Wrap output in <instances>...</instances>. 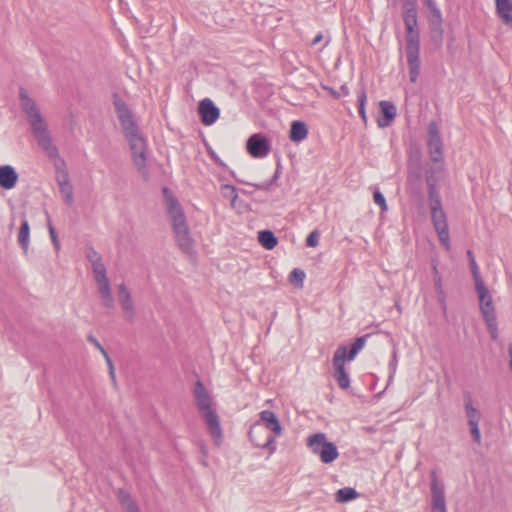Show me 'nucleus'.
I'll list each match as a JSON object with an SVG mask.
<instances>
[{
	"instance_id": "nucleus-1",
	"label": "nucleus",
	"mask_w": 512,
	"mask_h": 512,
	"mask_svg": "<svg viewBox=\"0 0 512 512\" xmlns=\"http://www.w3.org/2000/svg\"><path fill=\"white\" fill-rule=\"evenodd\" d=\"M113 105L120 122L123 135L129 143L132 159L139 171L145 169L147 161V141L142 135L134 115L125 101L113 95Z\"/></svg>"
},
{
	"instance_id": "nucleus-2",
	"label": "nucleus",
	"mask_w": 512,
	"mask_h": 512,
	"mask_svg": "<svg viewBox=\"0 0 512 512\" xmlns=\"http://www.w3.org/2000/svg\"><path fill=\"white\" fill-rule=\"evenodd\" d=\"M19 99L21 108L27 116L33 136L39 147L50 159H56L59 155L58 148L53 144L48 126L40 112L36 102L29 97L27 91L23 88L19 90Z\"/></svg>"
},
{
	"instance_id": "nucleus-3",
	"label": "nucleus",
	"mask_w": 512,
	"mask_h": 512,
	"mask_svg": "<svg viewBox=\"0 0 512 512\" xmlns=\"http://www.w3.org/2000/svg\"><path fill=\"white\" fill-rule=\"evenodd\" d=\"M19 99L21 108L27 116L33 136L39 147L50 159H56L59 155L58 148L53 144L48 126L40 112L36 102L29 97L27 91L23 88L19 90Z\"/></svg>"
},
{
	"instance_id": "nucleus-4",
	"label": "nucleus",
	"mask_w": 512,
	"mask_h": 512,
	"mask_svg": "<svg viewBox=\"0 0 512 512\" xmlns=\"http://www.w3.org/2000/svg\"><path fill=\"white\" fill-rule=\"evenodd\" d=\"M19 99L21 108L27 116L33 136L39 147L50 159H56L59 155L58 148L53 144L48 126L40 112L36 102L29 97L27 91L23 88L19 90Z\"/></svg>"
},
{
	"instance_id": "nucleus-5",
	"label": "nucleus",
	"mask_w": 512,
	"mask_h": 512,
	"mask_svg": "<svg viewBox=\"0 0 512 512\" xmlns=\"http://www.w3.org/2000/svg\"><path fill=\"white\" fill-rule=\"evenodd\" d=\"M162 193L177 245L183 253L190 255L194 252V240L191 236L183 207L169 188L164 187Z\"/></svg>"
},
{
	"instance_id": "nucleus-6",
	"label": "nucleus",
	"mask_w": 512,
	"mask_h": 512,
	"mask_svg": "<svg viewBox=\"0 0 512 512\" xmlns=\"http://www.w3.org/2000/svg\"><path fill=\"white\" fill-rule=\"evenodd\" d=\"M195 404L201 416L204 418L210 435L216 440H221L222 429L219 417L212 408V398L203 383L198 380L193 389Z\"/></svg>"
},
{
	"instance_id": "nucleus-7",
	"label": "nucleus",
	"mask_w": 512,
	"mask_h": 512,
	"mask_svg": "<svg viewBox=\"0 0 512 512\" xmlns=\"http://www.w3.org/2000/svg\"><path fill=\"white\" fill-rule=\"evenodd\" d=\"M418 25H405L406 57L409 66V80L415 83L420 74V35Z\"/></svg>"
},
{
	"instance_id": "nucleus-8",
	"label": "nucleus",
	"mask_w": 512,
	"mask_h": 512,
	"mask_svg": "<svg viewBox=\"0 0 512 512\" xmlns=\"http://www.w3.org/2000/svg\"><path fill=\"white\" fill-rule=\"evenodd\" d=\"M475 287L480 301V311L487 325V329L490 333L491 338L493 340H496L498 337V328L492 297L489 294V291L484 285L483 281H477L475 283Z\"/></svg>"
},
{
	"instance_id": "nucleus-9",
	"label": "nucleus",
	"mask_w": 512,
	"mask_h": 512,
	"mask_svg": "<svg viewBox=\"0 0 512 512\" xmlns=\"http://www.w3.org/2000/svg\"><path fill=\"white\" fill-rule=\"evenodd\" d=\"M307 446L313 454L319 456L320 461L324 464L334 462L339 456L337 446L328 441L326 434L321 432L310 435L307 438Z\"/></svg>"
},
{
	"instance_id": "nucleus-10",
	"label": "nucleus",
	"mask_w": 512,
	"mask_h": 512,
	"mask_svg": "<svg viewBox=\"0 0 512 512\" xmlns=\"http://www.w3.org/2000/svg\"><path fill=\"white\" fill-rule=\"evenodd\" d=\"M94 279L98 287V293L102 299L103 306L107 309L114 308V300L112 297L110 282L107 278L106 267L102 260L92 264Z\"/></svg>"
},
{
	"instance_id": "nucleus-11",
	"label": "nucleus",
	"mask_w": 512,
	"mask_h": 512,
	"mask_svg": "<svg viewBox=\"0 0 512 512\" xmlns=\"http://www.w3.org/2000/svg\"><path fill=\"white\" fill-rule=\"evenodd\" d=\"M248 436L252 444L257 448L267 449L270 454L276 450L275 437L268 433L261 422L251 425Z\"/></svg>"
},
{
	"instance_id": "nucleus-12",
	"label": "nucleus",
	"mask_w": 512,
	"mask_h": 512,
	"mask_svg": "<svg viewBox=\"0 0 512 512\" xmlns=\"http://www.w3.org/2000/svg\"><path fill=\"white\" fill-rule=\"evenodd\" d=\"M346 346L340 345L334 352L332 364L334 368V378L338 386L346 390L350 387V377L345 370Z\"/></svg>"
},
{
	"instance_id": "nucleus-13",
	"label": "nucleus",
	"mask_w": 512,
	"mask_h": 512,
	"mask_svg": "<svg viewBox=\"0 0 512 512\" xmlns=\"http://www.w3.org/2000/svg\"><path fill=\"white\" fill-rule=\"evenodd\" d=\"M246 149L253 158H264L270 153L271 146L267 137L256 133L248 138Z\"/></svg>"
},
{
	"instance_id": "nucleus-14",
	"label": "nucleus",
	"mask_w": 512,
	"mask_h": 512,
	"mask_svg": "<svg viewBox=\"0 0 512 512\" xmlns=\"http://www.w3.org/2000/svg\"><path fill=\"white\" fill-rule=\"evenodd\" d=\"M431 219L441 244L449 250L450 238L445 212L443 210L433 211L431 212Z\"/></svg>"
},
{
	"instance_id": "nucleus-15",
	"label": "nucleus",
	"mask_w": 512,
	"mask_h": 512,
	"mask_svg": "<svg viewBox=\"0 0 512 512\" xmlns=\"http://www.w3.org/2000/svg\"><path fill=\"white\" fill-rule=\"evenodd\" d=\"M431 497V512H447L444 487L438 482L435 471L431 473Z\"/></svg>"
},
{
	"instance_id": "nucleus-16",
	"label": "nucleus",
	"mask_w": 512,
	"mask_h": 512,
	"mask_svg": "<svg viewBox=\"0 0 512 512\" xmlns=\"http://www.w3.org/2000/svg\"><path fill=\"white\" fill-rule=\"evenodd\" d=\"M118 301L122 308L123 317L128 322H133L135 319V307L132 301L131 293L124 283L118 286Z\"/></svg>"
},
{
	"instance_id": "nucleus-17",
	"label": "nucleus",
	"mask_w": 512,
	"mask_h": 512,
	"mask_svg": "<svg viewBox=\"0 0 512 512\" xmlns=\"http://www.w3.org/2000/svg\"><path fill=\"white\" fill-rule=\"evenodd\" d=\"M198 112L204 125L214 124L220 116L219 108L209 98H205L199 103Z\"/></svg>"
},
{
	"instance_id": "nucleus-18",
	"label": "nucleus",
	"mask_w": 512,
	"mask_h": 512,
	"mask_svg": "<svg viewBox=\"0 0 512 512\" xmlns=\"http://www.w3.org/2000/svg\"><path fill=\"white\" fill-rule=\"evenodd\" d=\"M19 175L11 165L0 166V187L5 190L15 188Z\"/></svg>"
},
{
	"instance_id": "nucleus-19",
	"label": "nucleus",
	"mask_w": 512,
	"mask_h": 512,
	"mask_svg": "<svg viewBox=\"0 0 512 512\" xmlns=\"http://www.w3.org/2000/svg\"><path fill=\"white\" fill-rule=\"evenodd\" d=\"M379 107L383 115L382 118L377 120V124L380 128H385L391 124L397 114L396 106L390 101H380Z\"/></svg>"
},
{
	"instance_id": "nucleus-20",
	"label": "nucleus",
	"mask_w": 512,
	"mask_h": 512,
	"mask_svg": "<svg viewBox=\"0 0 512 512\" xmlns=\"http://www.w3.org/2000/svg\"><path fill=\"white\" fill-rule=\"evenodd\" d=\"M260 420L264 423L266 430H270L275 435L280 436L282 434L281 424L276 414L270 410H263L259 414Z\"/></svg>"
},
{
	"instance_id": "nucleus-21",
	"label": "nucleus",
	"mask_w": 512,
	"mask_h": 512,
	"mask_svg": "<svg viewBox=\"0 0 512 512\" xmlns=\"http://www.w3.org/2000/svg\"><path fill=\"white\" fill-rule=\"evenodd\" d=\"M498 16L506 24H512V0H495Z\"/></svg>"
},
{
	"instance_id": "nucleus-22",
	"label": "nucleus",
	"mask_w": 512,
	"mask_h": 512,
	"mask_svg": "<svg viewBox=\"0 0 512 512\" xmlns=\"http://www.w3.org/2000/svg\"><path fill=\"white\" fill-rule=\"evenodd\" d=\"M429 28L431 32L437 37L441 38L443 29H442V13L438 7L429 10Z\"/></svg>"
},
{
	"instance_id": "nucleus-23",
	"label": "nucleus",
	"mask_w": 512,
	"mask_h": 512,
	"mask_svg": "<svg viewBox=\"0 0 512 512\" xmlns=\"http://www.w3.org/2000/svg\"><path fill=\"white\" fill-rule=\"evenodd\" d=\"M308 135L307 125L302 121H293L290 128V140L292 142H301Z\"/></svg>"
},
{
	"instance_id": "nucleus-24",
	"label": "nucleus",
	"mask_w": 512,
	"mask_h": 512,
	"mask_svg": "<svg viewBox=\"0 0 512 512\" xmlns=\"http://www.w3.org/2000/svg\"><path fill=\"white\" fill-rule=\"evenodd\" d=\"M258 241L267 250H272L278 244L277 237L270 230L258 232Z\"/></svg>"
},
{
	"instance_id": "nucleus-25",
	"label": "nucleus",
	"mask_w": 512,
	"mask_h": 512,
	"mask_svg": "<svg viewBox=\"0 0 512 512\" xmlns=\"http://www.w3.org/2000/svg\"><path fill=\"white\" fill-rule=\"evenodd\" d=\"M57 162L55 163L56 168V181L58 186L70 184L69 174L65 168V162L63 159H60L59 156L55 159Z\"/></svg>"
},
{
	"instance_id": "nucleus-26",
	"label": "nucleus",
	"mask_w": 512,
	"mask_h": 512,
	"mask_svg": "<svg viewBox=\"0 0 512 512\" xmlns=\"http://www.w3.org/2000/svg\"><path fill=\"white\" fill-rule=\"evenodd\" d=\"M430 158L433 162L442 160V141L441 139L428 140L427 142Z\"/></svg>"
},
{
	"instance_id": "nucleus-27",
	"label": "nucleus",
	"mask_w": 512,
	"mask_h": 512,
	"mask_svg": "<svg viewBox=\"0 0 512 512\" xmlns=\"http://www.w3.org/2000/svg\"><path fill=\"white\" fill-rule=\"evenodd\" d=\"M29 235H30V227L29 223L26 219H23L21 222L20 230L18 233V243L21 248L27 251L29 246Z\"/></svg>"
},
{
	"instance_id": "nucleus-28",
	"label": "nucleus",
	"mask_w": 512,
	"mask_h": 512,
	"mask_svg": "<svg viewBox=\"0 0 512 512\" xmlns=\"http://www.w3.org/2000/svg\"><path fill=\"white\" fill-rule=\"evenodd\" d=\"M119 501L126 512H140L137 504L129 493L124 490L119 491Z\"/></svg>"
},
{
	"instance_id": "nucleus-29",
	"label": "nucleus",
	"mask_w": 512,
	"mask_h": 512,
	"mask_svg": "<svg viewBox=\"0 0 512 512\" xmlns=\"http://www.w3.org/2000/svg\"><path fill=\"white\" fill-rule=\"evenodd\" d=\"M464 407H465V413H466V416H467L468 424L479 423V421H480V413L473 406L471 398H468L465 401Z\"/></svg>"
},
{
	"instance_id": "nucleus-30",
	"label": "nucleus",
	"mask_w": 512,
	"mask_h": 512,
	"mask_svg": "<svg viewBox=\"0 0 512 512\" xmlns=\"http://www.w3.org/2000/svg\"><path fill=\"white\" fill-rule=\"evenodd\" d=\"M357 496L358 493L356 492L355 489L350 487H344L336 492V501L344 503L356 499Z\"/></svg>"
},
{
	"instance_id": "nucleus-31",
	"label": "nucleus",
	"mask_w": 512,
	"mask_h": 512,
	"mask_svg": "<svg viewBox=\"0 0 512 512\" xmlns=\"http://www.w3.org/2000/svg\"><path fill=\"white\" fill-rule=\"evenodd\" d=\"M368 335H364L356 338L355 342L352 344L350 351L346 352V358L348 361H351L355 358V356L359 353L360 350L363 349Z\"/></svg>"
},
{
	"instance_id": "nucleus-32",
	"label": "nucleus",
	"mask_w": 512,
	"mask_h": 512,
	"mask_svg": "<svg viewBox=\"0 0 512 512\" xmlns=\"http://www.w3.org/2000/svg\"><path fill=\"white\" fill-rule=\"evenodd\" d=\"M366 101H367V95H366L365 90L362 89L360 91V93L358 94L357 102H358L359 115L365 125L367 124V115H366V110H365Z\"/></svg>"
},
{
	"instance_id": "nucleus-33",
	"label": "nucleus",
	"mask_w": 512,
	"mask_h": 512,
	"mask_svg": "<svg viewBox=\"0 0 512 512\" xmlns=\"http://www.w3.org/2000/svg\"><path fill=\"white\" fill-rule=\"evenodd\" d=\"M221 193L225 198L230 199L232 206H234L238 198L236 188L232 185L225 184L221 186Z\"/></svg>"
},
{
	"instance_id": "nucleus-34",
	"label": "nucleus",
	"mask_w": 512,
	"mask_h": 512,
	"mask_svg": "<svg viewBox=\"0 0 512 512\" xmlns=\"http://www.w3.org/2000/svg\"><path fill=\"white\" fill-rule=\"evenodd\" d=\"M304 279H305V272L298 268L293 269L289 276L290 282L297 287L303 286Z\"/></svg>"
},
{
	"instance_id": "nucleus-35",
	"label": "nucleus",
	"mask_w": 512,
	"mask_h": 512,
	"mask_svg": "<svg viewBox=\"0 0 512 512\" xmlns=\"http://www.w3.org/2000/svg\"><path fill=\"white\" fill-rule=\"evenodd\" d=\"M59 189H60V193L62 194L66 204L72 205L74 202V197H73V187H72L71 183L66 184V185H61V186H59Z\"/></svg>"
},
{
	"instance_id": "nucleus-36",
	"label": "nucleus",
	"mask_w": 512,
	"mask_h": 512,
	"mask_svg": "<svg viewBox=\"0 0 512 512\" xmlns=\"http://www.w3.org/2000/svg\"><path fill=\"white\" fill-rule=\"evenodd\" d=\"M467 256L469 258L470 268H471V272H472L473 279H474L475 283L477 281H482L478 265L475 261L473 253L470 250L467 251Z\"/></svg>"
},
{
	"instance_id": "nucleus-37",
	"label": "nucleus",
	"mask_w": 512,
	"mask_h": 512,
	"mask_svg": "<svg viewBox=\"0 0 512 512\" xmlns=\"http://www.w3.org/2000/svg\"><path fill=\"white\" fill-rule=\"evenodd\" d=\"M323 89H325L326 91H328V93L335 99H339L340 97L342 96H347L349 95V89L347 87L346 84H343L341 87H340V90H335L333 89L332 87H329V86H323Z\"/></svg>"
},
{
	"instance_id": "nucleus-38",
	"label": "nucleus",
	"mask_w": 512,
	"mask_h": 512,
	"mask_svg": "<svg viewBox=\"0 0 512 512\" xmlns=\"http://www.w3.org/2000/svg\"><path fill=\"white\" fill-rule=\"evenodd\" d=\"M403 21L404 25H418L417 11L404 10Z\"/></svg>"
},
{
	"instance_id": "nucleus-39",
	"label": "nucleus",
	"mask_w": 512,
	"mask_h": 512,
	"mask_svg": "<svg viewBox=\"0 0 512 512\" xmlns=\"http://www.w3.org/2000/svg\"><path fill=\"white\" fill-rule=\"evenodd\" d=\"M433 280H434V286H435L436 293L439 297V301L444 302L445 294H444L443 285H442V278H441V276H436V277H433Z\"/></svg>"
},
{
	"instance_id": "nucleus-40",
	"label": "nucleus",
	"mask_w": 512,
	"mask_h": 512,
	"mask_svg": "<svg viewBox=\"0 0 512 512\" xmlns=\"http://www.w3.org/2000/svg\"><path fill=\"white\" fill-rule=\"evenodd\" d=\"M441 139L439 128L436 122L432 121L428 126V140Z\"/></svg>"
},
{
	"instance_id": "nucleus-41",
	"label": "nucleus",
	"mask_w": 512,
	"mask_h": 512,
	"mask_svg": "<svg viewBox=\"0 0 512 512\" xmlns=\"http://www.w3.org/2000/svg\"><path fill=\"white\" fill-rule=\"evenodd\" d=\"M86 258L91 264L97 263L102 260L100 254L93 247L87 248Z\"/></svg>"
},
{
	"instance_id": "nucleus-42",
	"label": "nucleus",
	"mask_w": 512,
	"mask_h": 512,
	"mask_svg": "<svg viewBox=\"0 0 512 512\" xmlns=\"http://www.w3.org/2000/svg\"><path fill=\"white\" fill-rule=\"evenodd\" d=\"M373 199L375 204L379 205L382 211L387 210V204L384 195L379 191L376 190L373 195Z\"/></svg>"
},
{
	"instance_id": "nucleus-43",
	"label": "nucleus",
	"mask_w": 512,
	"mask_h": 512,
	"mask_svg": "<svg viewBox=\"0 0 512 512\" xmlns=\"http://www.w3.org/2000/svg\"><path fill=\"white\" fill-rule=\"evenodd\" d=\"M320 233L317 230L312 231L307 239L306 245L309 247H316L319 244Z\"/></svg>"
},
{
	"instance_id": "nucleus-44",
	"label": "nucleus",
	"mask_w": 512,
	"mask_h": 512,
	"mask_svg": "<svg viewBox=\"0 0 512 512\" xmlns=\"http://www.w3.org/2000/svg\"><path fill=\"white\" fill-rule=\"evenodd\" d=\"M470 433L472 435L473 440L477 443H481V433L479 429V423L469 424Z\"/></svg>"
},
{
	"instance_id": "nucleus-45",
	"label": "nucleus",
	"mask_w": 512,
	"mask_h": 512,
	"mask_svg": "<svg viewBox=\"0 0 512 512\" xmlns=\"http://www.w3.org/2000/svg\"><path fill=\"white\" fill-rule=\"evenodd\" d=\"M280 176V172H279V169H276L272 179L270 182L268 183H263V184H255L254 186L257 188V189H261V190H268L269 187L275 183L277 181V179L279 178Z\"/></svg>"
},
{
	"instance_id": "nucleus-46",
	"label": "nucleus",
	"mask_w": 512,
	"mask_h": 512,
	"mask_svg": "<svg viewBox=\"0 0 512 512\" xmlns=\"http://www.w3.org/2000/svg\"><path fill=\"white\" fill-rule=\"evenodd\" d=\"M48 227H49V234H50L52 243H53L54 247L56 248V250H58L59 247H60V244H59V241H58V238H57L56 231H55L54 227L50 223H49Z\"/></svg>"
},
{
	"instance_id": "nucleus-47",
	"label": "nucleus",
	"mask_w": 512,
	"mask_h": 512,
	"mask_svg": "<svg viewBox=\"0 0 512 512\" xmlns=\"http://www.w3.org/2000/svg\"><path fill=\"white\" fill-rule=\"evenodd\" d=\"M88 341L92 343L95 346V348L101 352L102 355H106L107 351L93 335L88 336Z\"/></svg>"
},
{
	"instance_id": "nucleus-48",
	"label": "nucleus",
	"mask_w": 512,
	"mask_h": 512,
	"mask_svg": "<svg viewBox=\"0 0 512 512\" xmlns=\"http://www.w3.org/2000/svg\"><path fill=\"white\" fill-rule=\"evenodd\" d=\"M439 199H441V197H440L438 191L436 190L435 185L431 184L430 189H429V201L439 200Z\"/></svg>"
},
{
	"instance_id": "nucleus-49",
	"label": "nucleus",
	"mask_w": 512,
	"mask_h": 512,
	"mask_svg": "<svg viewBox=\"0 0 512 512\" xmlns=\"http://www.w3.org/2000/svg\"><path fill=\"white\" fill-rule=\"evenodd\" d=\"M403 9L417 11L416 10V0H404Z\"/></svg>"
},
{
	"instance_id": "nucleus-50",
	"label": "nucleus",
	"mask_w": 512,
	"mask_h": 512,
	"mask_svg": "<svg viewBox=\"0 0 512 512\" xmlns=\"http://www.w3.org/2000/svg\"><path fill=\"white\" fill-rule=\"evenodd\" d=\"M429 204H430L431 212L438 211V210H443L442 209L441 199H439V200H431V201H429Z\"/></svg>"
},
{
	"instance_id": "nucleus-51",
	"label": "nucleus",
	"mask_w": 512,
	"mask_h": 512,
	"mask_svg": "<svg viewBox=\"0 0 512 512\" xmlns=\"http://www.w3.org/2000/svg\"><path fill=\"white\" fill-rule=\"evenodd\" d=\"M210 156L218 166L227 168V165L220 159V157L214 151L210 152Z\"/></svg>"
},
{
	"instance_id": "nucleus-52",
	"label": "nucleus",
	"mask_w": 512,
	"mask_h": 512,
	"mask_svg": "<svg viewBox=\"0 0 512 512\" xmlns=\"http://www.w3.org/2000/svg\"><path fill=\"white\" fill-rule=\"evenodd\" d=\"M396 367H397V358H396V353L394 352L393 353V358H392V360L389 363V368H390L391 374L395 373ZM390 377H392V375H390Z\"/></svg>"
},
{
	"instance_id": "nucleus-53",
	"label": "nucleus",
	"mask_w": 512,
	"mask_h": 512,
	"mask_svg": "<svg viewBox=\"0 0 512 512\" xmlns=\"http://www.w3.org/2000/svg\"><path fill=\"white\" fill-rule=\"evenodd\" d=\"M424 4L426 5V7L431 10V9H434L437 6V3H436V0H424Z\"/></svg>"
},
{
	"instance_id": "nucleus-54",
	"label": "nucleus",
	"mask_w": 512,
	"mask_h": 512,
	"mask_svg": "<svg viewBox=\"0 0 512 512\" xmlns=\"http://www.w3.org/2000/svg\"><path fill=\"white\" fill-rule=\"evenodd\" d=\"M322 40H323V34H322V33H318V34L314 37V39L312 40L311 45H312V46H315V45H317L318 43H320Z\"/></svg>"
},
{
	"instance_id": "nucleus-55",
	"label": "nucleus",
	"mask_w": 512,
	"mask_h": 512,
	"mask_svg": "<svg viewBox=\"0 0 512 512\" xmlns=\"http://www.w3.org/2000/svg\"><path fill=\"white\" fill-rule=\"evenodd\" d=\"M433 277L440 276L436 261L432 262Z\"/></svg>"
},
{
	"instance_id": "nucleus-56",
	"label": "nucleus",
	"mask_w": 512,
	"mask_h": 512,
	"mask_svg": "<svg viewBox=\"0 0 512 512\" xmlns=\"http://www.w3.org/2000/svg\"><path fill=\"white\" fill-rule=\"evenodd\" d=\"M105 360H106V363L108 365V368H111V366H113V363H112V360L110 359L108 353H106V355H103Z\"/></svg>"
},
{
	"instance_id": "nucleus-57",
	"label": "nucleus",
	"mask_w": 512,
	"mask_h": 512,
	"mask_svg": "<svg viewBox=\"0 0 512 512\" xmlns=\"http://www.w3.org/2000/svg\"><path fill=\"white\" fill-rule=\"evenodd\" d=\"M109 375L111 377V380L115 383V371L109 372Z\"/></svg>"
},
{
	"instance_id": "nucleus-58",
	"label": "nucleus",
	"mask_w": 512,
	"mask_h": 512,
	"mask_svg": "<svg viewBox=\"0 0 512 512\" xmlns=\"http://www.w3.org/2000/svg\"><path fill=\"white\" fill-rule=\"evenodd\" d=\"M230 174L236 179V175L233 171H230Z\"/></svg>"
},
{
	"instance_id": "nucleus-59",
	"label": "nucleus",
	"mask_w": 512,
	"mask_h": 512,
	"mask_svg": "<svg viewBox=\"0 0 512 512\" xmlns=\"http://www.w3.org/2000/svg\"><path fill=\"white\" fill-rule=\"evenodd\" d=\"M113 371H115L114 366H111V368H109V372H113Z\"/></svg>"
}]
</instances>
